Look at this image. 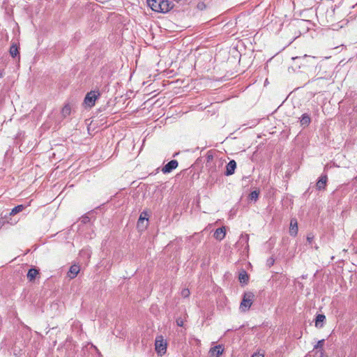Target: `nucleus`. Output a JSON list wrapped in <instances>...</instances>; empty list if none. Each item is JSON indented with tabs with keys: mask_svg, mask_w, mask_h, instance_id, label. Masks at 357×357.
Instances as JSON below:
<instances>
[{
	"mask_svg": "<svg viewBox=\"0 0 357 357\" xmlns=\"http://www.w3.org/2000/svg\"><path fill=\"white\" fill-rule=\"evenodd\" d=\"M149 6L154 12L166 13L171 10L174 4L169 0H146Z\"/></svg>",
	"mask_w": 357,
	"mask_h": 357,
	"instance_id": "obj_1",
	"label": "nucleus"
},
{
	"mask_svg": "<svg viewBox=\"0 0 357 357\" xmlns=\"http://www.w3.org/2000/svg\"><path fill=\"white\" fill-rule=\"evenodd\" d=\"M255 298V294L248 291L243 294V299L240 305V309L243 312L248 310L252 306Z\"/></svg>",
	"mask_w": 357,
	"mask_h": 357,
	"instance_id": "obj_2",
	"label": "nucleus"
},
{
	"mask_svg": "<svg viewBox=\"0 0 357 357\" xmlns=\"http://www.w3.org/2000/svg\"><path fill=\"white\" fill-rule=\"evenodd\" d=\"M167 342L162 335H158L155 340V349L160 355L165 354L167 351Z\"/></svg>",
	"mask_w": 357,
	"mask_h": 357,
	"instance_id": "obj_3",
	"label": "nucleus"
},
{
	"mask_svg": "<svg viewBox=\"0 0 357 357\" xmlns=\"http://www.w3.org/2000/svg\"><path fill=\"white\" fill-rule=\"evenodd\" d=\"M100 96V93L99 92V91H91L90 92L86 93L84 100V102L89 107H91L95 105L96 100Z\"/></svg>",
	"mask_w": 357,
	"mask_h": 357,
	"instance_id": "obj_4",
	"label": "nucleus"
},
{
	"mask_svg": "<svg viewBox=\"0 0 357 357\" xmlns=\"http://www.w3.org/2000/svg\"><path fill=\"white\" fill-rule=\"evenodd\" d=\"M178 162L176 160H172L166 164L162 168V172L163 174L170 173L172 170L178 167Z\"/></svg>",
	"mask_w": 357,
	"mask_h": 357,
	"instance_id": "obj_5",
	"label": "nucleus"
},
{
	"mask_svg": "<svg viewBox=\"0 0 357 357\" xmlns=\"http://www.w3.org/2000/svg\"><path fill=\"white\" fill-rule=\"evenodd\" d=\"M328 182V176L324 174H322L318 179L316 183V188L318 190H324Z\"/></svg>",
	"mask_w": 357,
	"mask_h": 357,
	"instance_id": "obj_6",
	"label": "nucleus"
},
{
	"mask_svg": "<svg viewBox=\"0 0 357 357\" xmlns=\"http://www.w3.org/2000/svg\"><path fill=\"white\" fill-rule=\"evenodd\" d=\"M313 59H314V56H310L307 54H305L301 56L292 57V60L294 61H296V63L298 64V68H301V65L305 66V64H306L305 60H307V59L312 60Z\"/></svg>",
	"mask_w": 357,
	"mask_h": 357,
	"instance_id": "obj_7",
	"label": "nucleus"
},
{
	"mask_svg": "<svg viewBox=\"0 0 357 357\" xmlns=\"http://www.w3.org/2000/svg\"><path fill=\"white\" fill-rule=\"evenodd\" d=\"M80 268L79 266L77 264H73L67 273V275L69 278L73 279L75 278L78 273H79Z\"/></svg>",
	"mask_w": 357,
	"mask_h": 357,
	"instance_id": "obj_8",
	"label": "nucleus"
},
{
	"mask_svg": "<svg viewBox=\"0 0 357 357\" xmlns=\"http://www.w3.org/2000/svg\"><path fill=\"white\" fill-rule=\"evenodd\" d=\"M236 168V161L234 160H230L226 166V171L225 172V174L226 176L232 175L234 173Z\"/></svg>",
	"mask_w": 357,
	"mask_h": 357,
	"instance_id": "obj_9",
	"label": "nucleus"
},
{
	"mask_svg": "<svg viewBox=\"0 0 357 357\" xmlns=\"http://www.w3.org/2000/svg\"><path fill=\"white\" fill-rule=\"evenodd\" d=\"M224 349L221 345H217L211 348L209 354L211 357H219L223 352Z\"/></svg>",
	"mask_w": 357,
	"mask_h": 357,
	"instance_id": "obj_10",
	"label": "nucleus"
},
{
	"mask_svg": "<svg viewBox=\"0 0 357 357\" xmlns=\"http://www.w3.org/2000/svg\"><path fill=\"white\" fill-rule=\"evenodd\" d=\"M225 234H226L225 227H222L218 228L215 231L213 236L215 239H217L218 241H222L225 238Z\"/></svg>",
	"mask_w": 357,
	"mask_h": 357,
	"instance_id": "obj_11",
	"label": "nucleus"
},
{
	"mask_svg": "<svg viewBox=\"0 0 357 357\" xmlns=\"http://www.w3.org/2000/svg\"><path fill=\"white\" fill-rule=\"evenodd\" d=\"M248 241H249V236L248 234H241L236 245H237V246H241V247L244 246L245 249H247L248 248Z\"/></svg>",
	"mask_w": 357,
	"mask_h": 357,
	"instance_id": "obj_12",
	"label": "nucleus"
},
{
	"mask_svg": "<svg viewBox=\"0 0 357 357\" xmlns=\"http://www.w3.org/2000/svg\"><path fill=\"white\" fill-rule=\"evenodd\" d=\"M298 234V223L296 219H291L290 222L289 234L296 236Z\"/></svg>",
	"mask_w": 357,
	"mask_h": 357,
	"instance_id": "obj_13",
	"label": "nucleus"
},
{
	"mask_svg": "<svg viewBox=\"0 0 357 357\" xmlns=\"http://www.w3.org/2000/svg\"><path fill=\"white\" fill-rule=\"evenodd\" d=\"M38 275H39V270L35 268H32L29 270L26 276L29 281L33 282Z\"/></svg>",
	"mask_w": 357,
	"mask_h": 357,
	"instance_id": "obj_14",
	"label": "nucleus"
},
{
	"mask_svg": "<svg viewBox=\"0 0 357 357\" xmlns=\"http://www.w3.org/2000/svg\"><path fill=\"white\" fill-rule=\"evenodd\" d=\"M326 316L324 314H318L315 319V326L319 328H322Z\"/></svg>",
	"mask_w": 357,
	"mask_h": 357,
	"instance_id": "obj_15",
	"label": "nucleus"
},
{
	"mask_svg": "<svg viewBox=\"0 0 357 357\" xmlns=\"http://www.w3.org/2000/svg\"><path fill=\"white\" fill-rule=\"evenodd\" d=\"M311 122V119L309 114L305 113L301 116L300 123L302 126L306 127L310 125Z\"/></svg>",
	"mask_w": 357,
	"mask_h": 357,
	"instance_id": "obj_16",
	"label": "nucleus"
},
{
	"mask_svg": "<svg viewBox=\"0 0 357 357\" xmlns=\"http://www.w3.org/2000/svg\"><path fill=\"white\" fill-rule=\"evenodd\" d=\"M9 53L13 58L19 55V47L16 43H13L10 47Z\"/></svg>",
	"mask_w": 357,
	"mask_h": 357,
	"instance_id": "obj_17",
	"label": "nucleus"
},
{
	"mask_svg": "<svg viewBox=\"0 0 357 357\" xmlns=\"http://www.w3.org/2000/svg\"><path fill=\"white\" fill-rule=\"evenodd\" d=\"M238 280L241 283L247 284L249 280V276L248 274L245 271H242L239 275H238Z\"/></svg>",
	"mask_w": 357,
	"mask_h": 357,
	"instance_id": "obj_18",
	"label": "nucleus"
},
{
	"mask_svg": "<svg viewBox=\"0 0 357 357\" xmlns=\"http://www.w3.org/2000/svg\"><path fill=\"white\" fill-rule=\"evenodd\" d=\"M25 208V206L22 204L17 205V206L14 207L11 211L10 212V215H15L17 213L22 211Z\"/></svg>",
	"mask_w": 357,
	"mask_h": 357,
	"instance_id": "obj_19",
	"label": "nucleus"
},
{
	"mask_svg": "<svg viewBox=\"0 0 357 357\" xmlns=\"http://www.w3.org/2000/svg\"><path fill=\"white\" fill-rule=\"evenodd\" d=\"M324 342H325L324 339L318 341V342L314 347V349H321V356L320 357H323V356H324V351H323L322 348L324 347Z\"/></svg>",
	"mask_w": 357,
	"mask_h": 357,
	"instance_id": "obj_20",
	"label": "nucleus"
},
{
	"mask_svg": "<svg viewBox=\"0 0 357 357\" xmlns=\"http://www.w3.org/2000/svg\"><path fill=\"white\" fill-rule=\"evenodd\" d=\"M146 215L147 214L146 213H142L139 218V220H138V222H137V226L139 227L140 226V224L142 223L144 220H148V218H146Z\"/></svg>",
	"mask_w": 357,
	"mask_h": 357,
	"instance_id": "obj_21",
	"label": "nucleus"
},
{
	"mask_svg": "<svg viewBox=\"0 0 357 357\" xmlns=\"http://www.w3.org/2000/svg\"><path fill=\"white\" fill-rule=\"evenodd\" d=\"M259 192L254 190L249 195V197L251 200H257L259 197Z\"/></svg>",
	"mask_w": 357,
	"mask_h": 357,
	"instance_id": "obj_22",
	"label": "nucleus"
},
{
	"mask_svg": "<svg viewBox=\"0 0 357 357\" xmlns=\"http://www.w3.org/2000/svg\"><path fill=\"white\" fill-rule=\"evenodd\" d=\"M181 294L183 298H188L190 296V292L188 288H184L181 290Z\"/></svg>",
	"mask_w": 357,
	"mask_h": 357,
	"instance_id": "obj_23",
	"label": "nucleus"
},
{
	"mask_svg": "<svg viewBox=\"0 0 357 357\" xmlns=\"http://www.w3.org/2000/svg\"><path fill=\"white\" fill-rule=\"evenodd\" d=\"M70 113V107L68 105H65L62 109V114L64 116L69 115Z\"/></svg>",
	"mask_w": 357,
	"mask_h": 357,
	"instance_id": "obj_24",
	"label": "nucleus"
},
{
	"mask_svg": "<svg viewBox=\"0 0 357 357\" xmlns=\"http://www.w3.org/2000/svg\"><path fill=\"white\" fill-rule=\"evenodd\" d=\"M206 8V5L202 1L199 2L197 5V8L199 10H204Z\"/></svg>",
	"mask_w": 357,
	"mask_h": 357,
	"instance_id": "obj_25",
	"label": "nucleus"
},
{
	"mask_svg": "<svg viewBox=\"0 0 357 357\" xmlns=\"http://www.w3.org/2000/svg\"><path fill=\"white\" fill-rule=\"evenodd\" d=\"M274 262L275 259L273 257H270L268 259L266 264L268 267H271L274 264Z\"/></svg>",
	"mask_w": 357,
	"mask_h": 357,
	"instance_id": "obj_26",
	"label": "nucleus"
},
{
	"mask_svg": "<svg viewBox=\"0 0 357 357\" xmlns=\"http://www.w3.org/2000/svg\"><path fill=\"white\" fill-rule=\"evenodd\" d=\"M176 324L178 326H183V320L182 318L179 317V318H177L176 320Z\"/></svg>",
	"mask_w": 357,
	"mask_h": 357,
	"instance_id": "obj_27",
	"label": "nucleus"
},
{
	"mask_svg": "<svg viewBox=\"0 0 357 357\" xmlns=\"http://www.w3.org/2000/svg\"><path fill=\"white\" fill-rule=\"evenodd\" d=\"M313 238H314V236H313L308 235V236H307V242H308L310 244H311V243H312V241H313Z\"/></svg>",
	"mask_w": 357,
	"mask_h": 357,
	"instance_id": "obj_28",
	"label": "nucleus"
},
{
	"mask_svg": "<svg viewBox=\"0 0 357 357\" xmlns=\"http://www.w3.org/2000/svg\"><path fill=\"white\" fill-rule=\"evenodd\" d=\"M6 223L3 218H0V229Z\"/></svg>",
	"mask_w": 357,
	"mask_h": 357,
	"instance_id": "obj_29",
	"label": "nucleus"
},
{
	"mask_svg": "<svg viewBox=\"0 0 357 357\" xmlns=\"http://www.w3.org/2000/svg\"><path fill=\"white\" fill-rule=\"evenodd\" d=\"M252 357H264L263 355L260 354H254Z\"/></svg>",
	"mask_w": 357,
	"mask_h": 357,
	"instance_id": "obj_30",
	"label": "nucleus"
},
{
	"mask_svg": "<svg viewBox=\"0 0 357 357\" xmlns=\"http://www.w3.org/2000/svg\"><path fill=\"white\" fill-rule=\"evenodd\" d=\"M212 159H213V155H210V154H208L207 155V162H209Z\"/></svg>",
	"mask_w": 357,
	"mask_h": 357,
	"instance_id": "obj_31",
	"label": "nucleus"
},
{
	"mask_svg": "<svg viewBox=\"0 0 357 357\" xmlns=\"http://www.w3.org/2000/svg\"><path fill=\"white\" fill-rule=\"evenodd\" d=\"M3 75H4V70H0V78L3 77Z\"/></svg>",
	"mask_w": 357,
	"mask_h": 357,
	"instance_id": "obj_32",
	"label": "nucleus"
}]
</instances>
